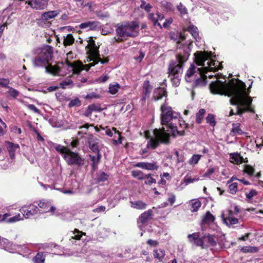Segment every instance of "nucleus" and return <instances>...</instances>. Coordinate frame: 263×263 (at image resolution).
<instances>
[{"mask_svg":"<svg viewBox=\"0 0 263 263\" xmlns=\"http://www.w3.org/2000/svg\"><path fill=\"white\" fill-rule=\"evenodd\" d=\"M167 92L165 88L158 87L154 90L153 93V98L154 100L158 101L161 100L163 97L166 98Z\"/></svg>","mask_w":263,"mask_h":263,"instance_id":"nucleus-18","label":"nucleus"},{"mask_svg":"<svg viewBox=\"0 0 263 263\" xmlns=\"http://www.w3.org/2000/svg\"><path fill=\"white\" fill-rule=\"evenodd\" d=\"M5 146L9 152L11 159L15 158V152L20 149V146L18 144L13 143L8 141L5 142Z\"/></svg>","mask_w":263,"mask_h":263,"instance_id":"nucleus-16","label":"nucleus"},{"mask_svg":"<svg viewBox=\"0 0 263 263\" xmlns=\"http://www.w3.org/2000/svg\"><path fill=\"white\" fill-rule=\"evenodd\" d=\"M93 111H101L102 110L101 106L99 105L91 104L90 105Z\"/></svg>","mask_w":263,"mask_h":263,"instance_id":"nucleus-61","label":"nucleus"},{"mask_svg":"<svg viewBox=\"0 0 263 263\" xmlns=\"http://www.w3.org/2000/svg\"><path fill=\"white\" fill-rule=\"evenodd\" d=\"M205 236V238L204 239H206L208 243L211 247H215L217 244V238L214 236L208 234L207 235H204Z\"/></svg>","mask_w":263,"mask_h":263,"instance_id":"nucleus-32","label":"nucleus"},{"mask_svg":"<svg viewBox=\"0 0 263 263\" xmlns=\"http://www.w3.org/2000/svg\"><path fill=\"white\" fill-rule=\"evenodd\" d=\"M90 60L89 61H92V63H90L88 64L89 67L95 66L96 64L100 62L102 64L107 63L108 62V59L106 58L103 60L100 56L99 48L97 46L89 48Z\"/></svg>","mask_w":263,"mask_h":263,"instance_id":"nucleus-9","label":"nucleus"},{"mask_svg":"<svg viewBox=\"0 0 263 263\" xmlns=\"http://www.w3.org/2000/svg\"><path fill=\"white\" fill-rule=\"evenodd\" d=\"M38 205L42 209H47L49 207V204L45 202L44 200L40 201L38 203Z\"/></svg>","mask_w":263,"mask_h":263,"instance_id":"nucleus-60","label":"nucleus"},{"mask_svg":"<svg viewBox=\"0 0 263 263\" xmlns=\"http://www.w3.org/2000/svg\"><path fill=\"white\" fill-rule=\"evenodd\" d=\"M23 219L22 218H21L20 214H18L17 215H15V216H13L9 219L7 220V221L8 222H14L17 221H19L20 220Z\"/></svg>","mask_w":263,"mask_h":263,"instance_id":"nucleus-54","label":"nucleus"},{"mask_svg":"<svg viewBox=\"0 0 263 263\" xmlns=\"http://www.w3.org/2000/svg\"><path fill=\"white\" fill-rule=\"evenodd\" d=\"M97 156L89 154L88 156L91 162V166L93 171H95L98 168V165L100 162L101 158V153H95Z\"/></svg>","mask_w":263,"mask_h":263,"instance_id":"nucleus-19","label":"nucleus"},{"mask_svg":"<svg viewBox=\"0 0 263 263\" xmlns=\"http://www.w3.org/2000/svg\"><path fill=\"white\" fill-rule=\"evenodd\" d=\"M92 111L93 110L89 105L87 108V109L85 113V116L87 117H89L91 115Z\"/></svg>","mask_w":263,"mask_h":263,"instance_id":"nucleus-63","label":"nucleus"},{"mask_svg":"<svg viewBox=\"0 0 263 263\" xmlns=\"http://www.w3.org/2000/svg\"><path fill=\"white\" fill-rule=\"evenodd\" d=\"M176 123H177V126H178V125H179L181 128H182L183 129L184 131V129L186 128L187 127V125L186 124H185L184 121L182 120L181 119V118L180 117V118H179V120H177V121H176ZM177 129H178V126H177Z\"/></svg>","mask_w":263,"mask_h":263,"instance_id":"nucleus-53","label":"nucleus"},{"mask_svg":"<svg viewBox=\"0 0 263 263\" xmlns=\"http://www.w3.org/2000/svg\"><path fill=\"white\" fill-rule=\"evenodd\" d=\"M195 62L198 65L203 66V72H206L207 71H217L218 68L217 67L215 61L210 59L211 54L205 51H197L195 54Z\"/></svg>","mask_w":263,"mask_h":263,"instance_id":"nucleus-6","label":"nucleus"},{"mask_svg":"<svg viewBox=\"0 0 263 263\" xmlns=\"http://www.w3.org/2000/svg\"><path fill=\"white\" fill-rule=\"evenodd\" d=\"M206 121L211 126L214 127L216 125L215 117L213 114H209L206 118Z\"/></svg>","mask_w":263,"mask_h":263,"instance_id":"nucleus-43","label":"nucleus"},{"mask_svg":"<svg viewBox=\"0 0 263 263\" xmlns=\"http://www.w3.org/2000/svg\"><path fill=\"white\" fill-rule=\"evenodd\" d=\"M139 24L137 21L126 22L119 23L116 26V32L120 40L129 37H136L139 34L138 29Z\"/></svg>","mask_w":263,"mask_h":263,"instance_id":"nucleus-5","label":"nucleus"},{"mask_svg":"<svg viewBox=\"0 0 263 263\" xmlns=\"http://www.w3.org/2000/svg\"><path fill=\"white\" fill-rule=\"evenodd\" d=\"M231 162L235 164H240L243 161V158L238 153H234L230 154Z\"/></svg>","mask_w":263,"mask_h":263,"instance_id":"nucleus-24","label":"nucleus"},{"mask_svg":"<svg viewBox=\"0 0 263 263\" xmlns=\"http://www.w3.org/2000/svg\"><path fill=\"white\" fill-rule=\"evenodd\" d=\"M152 90V87L150 85L149 81H145L143 85V99H145L146 97H148Z\"/></svg>","mask_w":263,"mask_h":263,"instance_id":"nucleus-20","label":"nucleus"},{"mask_svg":"<svg viewBox=\"0 0 263 263\" xmlns=\"http://www.w3.org/2000/svg\"><path fill=\"white\" fill-rule=\"evenodd\" d=\"M257 192L255 190H251L248 193H246V197L249 199H251L253 197L257 195Z\"/></svg>","mask_w":263,"mask_h":263,"instance_id":"nucleus-52","label":"nucleus"},{"mask_svg":"<svg viewBox=\"0 0 263 263\" xmlns=\"http://www.w3.org/2000/svg\"><path fill=\"white\" fill-rule=\"evenodd\" d=\"M165 251L162 249H156L154 251V257L161 261L165 256Z\"/></svg>","mask_w":263,"mask_h":263,"instance_id":"nucleus-33","label":"nucleus"},{"mask_svg":"<svg viewBox=\"0 0 263 263\" xmlns=\"http://www.w3.org/2000/svg\"><path fill=\"white\" fill-rule=\"evenodd\" d=\"M135 166L148 171L157 170L159 167L156 162H153L152 163L145 162H138L135 165Z\"/></svg>","mask_w":263,"mask_h":263,"instance_id":"nucleus-14","label":"nucleus"},{"mask_svg":"<svg viewBox=\"0 0 263 263\" xmlns=\"http://www.w3.org/2000/svg\"><path fill=\"white\" fill-rule=\"evenodd\" d=\"M58 14L57 11H50L46 12H44L42 14L41 18L39 19V21H47L55 17Z\"/></svg>","mask_w":263,"mask_h":263,"instance_id":"nucleus-21","label":"nucleus"},{"mask_svg":"<svg viewBox=\"0 0 263 263\" xmlns=\"http://www.w3.org/2000/svg\"><path fill=\"white\" fill-rule=\"evenodd\" d=\"M177 9L181 15L187 13V10L186 8L181 3H180L177 6Z\"/></svg>","mask_w":263,"mask_h":263,"instance_id":"nucleus-47","label":"nucleus"},{"mask_svg":"<svg viewBox=\"0 0 263 263\" xmlns=\"http://www.w3.org/2000/svg\"><path fill=\"white\" fill-rule=\"evenodd\" d=\"M14 249L15 250H19L20 251L23 250V252L25 253V255L30 253V250L28 249L25 245H13Z\"/></svg>","mask_w":263,"mask_h":263,"instance_id":"nucleus-42","label":"nucleus"},{"mask_svg":"<svg viewBox=\"0 0 263 263\" xmlns=\"http://www.w3.org/2000/svg\"><path fill=\"white\" fill-rule=\"evenodd\" d=\"M100 97V96L98 94H97L95 92H91L89 94H87L85 98L86 99H96V98H99Z\"/></svg>","mask_w":263,"mask_h":263,"instance_id":"nucleus-56","label":"nucleus"},{"mask_svg":"<svg viewBox=\"0 0 263 263\" xmlns=\"http://www.w3.org/2000/svg\"><path fill=\"white\" fill-rule=\"evenodd\" d=\"M153 215V211L152 210L149 209L146 211H145L139 216L137 220L138 223H141L142 224H144L146 223L148 221V220L152 218Z\"/></svg>","mask_w":263,"mask_h":263,"instance_id":"nucleus-17","label":"nucleus"},{"mask_svg":"<svg viewBox=\"0 0 263 263\" xmlns=\"http://www.w3.org/2000/svg\"><path fill=\"white\" fill-rule=\"evenodd\" d=\"M210 89L214 94L224 95L232 97L230 103L232 105L237 106L236 114L241 116L245 112L250 111L252 99L246 92L245 83L238 80L237 83L232 82L229 83L218 80L212 82L210 85Z\"/></svg>","mask_w":263,"mask_h":263,"instance_id":"nucleus-1","label":"nucleus"},{"mask_svg":"<svg viewBox=\"0 0 263 263\" xmlns=\"http://www.w3.org/2000/svg\"><path fill=\"white\" fill-rule=\"evenodd\" d=\"M187 238L189 239V241L192 244H194L198 247H201L203 249L205 248V236H203L201 237H200L199 233H194L191 234H189Z\"/></svg>","mask_w":263,"mask_h":263,"instance_id":"nucleus-12","label":"nucleus"},{"mask_svg":"<svg viewBox=\"0 0 263 263\" xmlns=\"http://www.w3.org/2000/svg\"><path fill=\"white\" fill-rule=\"evenodd\" d=\"M148 18L153 23V25L155 26H158L160 28H162L161 24L159 22H158V18H157L156 16V13H149L148 15Z\"/></svg>","mask_w":263,"mask_h":263,"instance_id":"nucleus-37","label":"nucleus"},{"mask_svg":"<svg viewBox=\"0 0 263 263\" xmlns=\"http://www.w3.org/2000/svg\"><path fill=\"white\" fill-rule=\"evenodd\" d=\"M191 210L192 212H195L198 211L199 208L201 206V203L198 200H192L191 201Z\"/></svg>","mask_w":263,"mask_h":263,"instance_id":"nucleus-35","label":"nucleus"},{"mask_svg":"<svg viewBox=\"0 0 263 263\" xmlns=\"http://www.w3.org/2000/svg\"><path fill=\"white\" fill-rule=\"evenodd\" d=\"M53 53V48L49 45H46L42 48L36 49L35 56L32 59L34 67L46 68L51 60Z\"/></svg>","mask_w":263,"mask_h":263,"instance_id":"nucleus-3","label":"nucleus"},{"mask_svg":"<svg viewBox=\"0 0 263 263\" xmlns=\"http://www.w3.org/2000/svg\"><path fill=\"white\" fill-rule=\"evenodd\" d=\"M196 68L194 65H191L187 70L185 74V80L187 82H190L193 80V78L196 72Z\"/></svg>","mask_w":263,"mask_h":263,"instance_id":"nucleus-22","label":"nucleus"},{"mask_svg":"<svg viewBox=\"0 0 263 263\" xmlns=\"http://www.w3.org/2000/svg\"><path fill=\"white\" fill-rule=\"evenodd\" d=\"M45 72L53 75H57L60 73V69L59 66H52L49 63V65L45 68Z\"/></svg>","mask_w":263,"mask_h":263,"instance_id":"nucleus-23","label":"nucleus"},{"mask_svg":"<svg viewBox=\"0 0 263 263\" xmlns=\"http://www.w3.org/2000/svg\"><path fill=\"white\" fill-rule=\"evenodd\" d=\"M238 184L236 182H234L229 185V189L230 193L232 194H234L237 191Z\"/></svg>","mask_w":263,"mask_h":263,"instance_id":"nucleus-48","label":"nucleus"},{"mask_svg":"<svg viewBox=\"0 0 263 263\" xmlns=\"http://www.w3.org/2000/svg\"><path fill=\"white\" fill-rule=\"evenodd\" d=\"M108 175H107L103 171H99L96 176V180L98 182H103L106 181L108 179Z\"/></svg>","mask_w":263,"mask_h":263,"instance_id":"nucleus-29","label":"nucleus"},{"mask_svg":"<svg viewBox=\"0 0 263 263\" xmlns=\"http://www.w3.org/2000/svg\"><path fill=\"white\" fill-rule=\"evenodd\" d=\"M187 31L192 34L195 39L197 40L198 38L199 33L196 27L193 25H190L187 28Z\"/></svg>","mask_w":263,"mask_h":263,"instance_id":"nucleus-36","label":"nucleus"},{"mask_svg":"<svg viewBox=\"0 0 263 263\" xmlns=\"http://www.w3.org/2000/svg\"><path fill=\"white\" fill-rule=\"evenodd\" d=\"M214 172H215L214 168H210L204 173V176L206 177H210Z\"/></svg>","mask_w":263,"mask_h":263,"instance_id":"nucleus-62","label":"nucleus"},{"mask_svg":"<svg viewBox=\"0 0 263 263\" xmlns=\"http://www.w3.org/2000/svg\"><path fill=\"white\" fill-rule=\"evenodd\" d=\"M214 220V216L210 212H207L202 219V223L210 224L213 222Z\"/></svg>","mask_w":263,"mask_h":263,"instance_id":"nucleus-31","label":"nucleus"},{"mask_svg":"<svg viewBox=\"0 0 263 263\" xmlns=\"http://www.w3.org/2000/svg\"><path fill=\"white\" fill-rule=\"evenodd\" d=\"M188 55H182L178 53L176 56L177 62L172 61L168 67V77L173 76H181L182 73V65L187 60Z\"/></svg>","mask_w":263,"mask_h":263,"instance_id":"nucleus-7","label":"nucleus"},{"mask_svg":"<svg viewBox=\"0 0 263 263\" xmlns=\"http://www.w3.org/2000/svg\"><path fill=\"white\" fill-rule=\"evenodd\" d=\"M81 105V101L78 98H76L70 101L68 106L69 107H73L75 106H79Z\"/></svg>","mask_w":263,"mask_h":263,"instance_id":"nucleus-44","label":"nucleus"},{"mask_svg":"<svg viewBox=\"0 0 263 263\" xmlns=\"http://www.w3.org/2000/svg\"><path fill=\"white\" fill-rule=\"evenodd\" d=\"M74 234V236H73L72 238L77 240H80L83 235L82 233L77 229L75 230Z\"/></svg>","mask_w":263,"mask_h":263,"instance_id":"nucleus-57","label":"nucleus"},{"mask_svg":"<svg viewBox=\"0 0 263 263\" xmlns=\"http://www.w3.org/2000/svg\"><path fill=\"white\" fill-rule=\"evenodd\" d=\"M74 41V39L71 34H67L64 36L63 44L65 46L71 45Z\"/></svg>","mask_w":263,"mask_h":263,"instance_id":"nucleus-34","label":"nucleus"},{"mask_svg":"<svg viewBox=\"0 0 263 263\" xmlns=\"http://www.w3.org/2000/svg\"><path fill=\"white\" fill-rule=\"evenodd\" d=\"M176 200V196L174 194H171L168 198V201L171 205L174 203Z\"/></svg>","mask_w":263,"mask_h":263,"instance_id":"nucleus-64","label":"nucleus"},{"mask_svg":"<svg viewBox=\"0 0 263 263\" xmlns=\"http://www.w3.org/2000/svg\"><path fill=\"white\" fill-rule=\"evenodd\" d=\"M241 250L245 252H256L258 251L257 248L254 247H243Z\"/></svg>","mask_w":263,"mask_h":263,"instance_id":"nucleus-50","label":"nucleus"},{"mask_svg":"<svg viewBox=\"0 0 263 263\" xmlns=\"http://www.w3.org/2000/svg\"><path fill=\"white\" fill-rule=\"evenodd\" d=\"M8 88H9V90L7 91V93L10 96L13 98H16L18 96L19 92L17 90L12 87H10L9 86L8 87Z\"/></svg>","mask_w":263,"mask_h":263,"instance_id":"nucleus-46","label":"nucleus"},{"mask_svg":"<svg viewBox=\"0 0 263 263\" xmlns=\"http://www.w3.org/2000/svg\"><path fill=\"white\" fill-rule=\"evenodd\" d=\"M48 0H26L25 4L27 3L31 7L36 9H43L47 4Z\"/></svg>","mask_w":263,"mask_h":263,"instance_id":"nucleus-13","label":"nucleus"},{"mask_svg":"<svg viewBox=\"0 0 263 263\" xmlns=\"http://www.w3.org/2000/svg\"><path fill=\"white\" fill-rule=\"evenodd\" d=\"M51 146H53L55 150L62 155L63 158L69 149L63 145L53 143H51Z\"/></svg>","mask_w":263,"mask_h":263,"instance_id":"nucleus-27","label":"nucleus"},{"mask_svg":"<svg viewBox=\"0 0 263 263\" xmlns=\"http://www.w3.org/2000/svg\"><path fill=\"white\" fill-rule=\"evenodd\" d=\"M240 124L238 123L232 124V128L230 132V135L232 136H234L238 134L241 135L243 134L242 130L240 128Z\"/></svg>","mask_w":263,"mask_h":263,"instance_id":"nucleus-28","label":"nucleus"},{"mask_svg":"<svg viewBox=\"0 0 263 263\" xmlns=\"http://www.w3.org/2000/svg\"><path fill=\"white\" fill-rule=\"evenodd\" d=\"M224 222L229 227L235 224L238 222V219L233 216L232 212H230L228 218L223 219Z\"/></svg>","mask_w":263,"mask_h":263,"instance_id":"nucleus-26","label":"nucleus"},{"mask_svg":"<svg viewBox=\"0 0 263 263\" xmlns=\"http://www.w3.org/2000/svg\"><path fill=\"white\" fill-rule=\"evenodd\" d=\"M72 83V81L71 80H68L67 81H63L60 84L61 87L65 88L67 85H70Z\"/></svg>","mask_w":263,"mask_h":263,"instance_id":"nucleus-58","label":"nucleus"},{"mask_svg":"<svg viewBox=\"0 0 263 263\" xmlns=\"http://www.w3.org/2000/svg\"><path fill=\"white\" fill-rule=\"evenodd\" d=\"M132 176L135 178H137L139 180H143L145 179V175L143 174V173L140 170H135L133 171L132 172Z\"/></svg>","mask_w":263,"mask_h":263,"instance_id":"nucleus-38","label":"nucleus"},{"mask_svg":"<svg viewBox=\"0 0 263 263\" xmlns=\"http://www.w3.org/2000/svg\"><path fill=\"white\" fill-rule=\"evenodd\" d=\"M205 113V110L204 109H200L196 114V122L197 123L200 124L201 122V121L204 117Z\"/></svg>","mask_w":263,"mask_h":263,"instance_id":"nucleus-39","label":"nucleus"},{"mask_svg":"<svg viewBox=\"0 0 263 263\" xmlns=\"http://www.w3.org/2000/svg\"><path fill=\"white\" fill-rule=\"evenodd\" d=\"M9 84V80L8 79L0 78V87H8Z\"/></svg>","mask_w":263,"mask_h":263,"instance_id":"nucleus-55","label":"nucleus"},{"mask_svg":"<svg viewBox=\"0 0 263 263\" xmlns=\"http://www.w3.org/2000/svg\"><path fill=\"white\" fill-rule=\"evenodd\" d=\"M161 113V124L166 125V127L170 131L171 135L173 137L183 136L185 132L183 130L177 129V123L176 121L180 118V114L179 112L173 110L171 107L166 103V100L161 105L160 107Z\"/></svg>","mask_w":263,"mask_h":263,"instance_id":"nucleus-2","label":"nucleus"},{"mask_svg":"<svg viewBox=\"0 0 263 263\" xmlns=\"http://www.w3.org/2000/svg\"><path fill=\"white\" fill-rule=\"evenodd\" d=\"M88 146L91 151L94 153H100V147L101 143L99 139L92 135H89L87 137Z\"/></svg>","mask_w":263,"mask_h":263,"instance_id":"nucleus-10","label":"nucleus"},{"mask_svg":"<svg viewBox=\"0 0 263 263\" xmlns=\"http://www.w3.org/2000/svg\"><path fill=\"white\" fill-rule=\"evenodd\" d=\"M39 211L38 207L33 204L29 205H24L22 206L20 211L22 213L25 218H29L31 216L36 214Z\"/></svg>","mask_w":263,"mask_h":263,"instance_id":"nucleus-11","label":"nucleus"},{"mask_svg":"<svg viewBox=\"0 0 263 263\" xmlns=\"http://www.w3.org/2000/svg\"><path fill=\"white\" fill-rule=\"evenodd\" d=\"M64 159L69 165H76L82 166L84 164V160L77 153L69 149L64 156Z\"/></svg>","mask_w":263,"mask_h":263,"instance_id":"nucleus-8","label":"nucleus"},{"mask_svg":"<svg viewBox=\"0 0 263 263\" xmlns=\"http://www.w3.org/2000/svg\"><path fill=\"white\" fill-rule=\"evenodd\" d=\"M201 156L200 155H194L190 160L191 164H197L200 159Z\"/></svg>","mask_w":263,"mask_h":263,"instance_id":"nucleus-49","label":"nucleus"},{"mask_svg":"<svg viewBox=\"0 0 263 263\" xmlns=\"http://www.w3.org/2000/svg\"><path fill=\"white\" fill-rule=\"evenodd\" d=\"M145 179L147 180L146 181H145V183L146 184L151 185L153 183H155L156 182V179L151 177V174L145 175Z\"/></svg>","mask_w":263,"mask_h":263,"instance_id":"nucleus-45","label":"nucleus"},{"mask_svg":"<svg viewBox=\"0 0 263 263\" xmlns=\"http://www.w3.org/2000/svg\"><path fill=\"white\" fill-rule=\"evenodd\" d=\"M120 88V85L116 83L114 84H110L109 87V92L111 94H116L118 91L119 89Z\"/></svg>","mask_w":263,"mask_h":263,"instance_id":"nucleus-40","label":"nucleus"},{"mask_svg":"<svg viewBox=\"0 0 263 263\" xmlns=\"http://www.w3.org/2000/svg\"><path fill=\"white\" fill-rule=\"evenodd\" d=\"M27 108L32 110L35 113H39L40 110L33 104H29L27 105Z\"/></svg>","mask_w":263,"mask_h":263,"instance_id":"nucleus-59","label":"nucleus"},{"mask_svg":"<svg viewBox=\"0 0 263 263\" xmlns=\"http://www.w3.org/2000/svg\"><path fill=\"white\" fill-rule=\"evenodd\" d=\"M153 135L154 137H152L147 142L146 148L141 150L140 153L141 155L147 153V148H151L155 149L159 145L160 143L168 144L170 142V135L166 133L164 127L159 129L155 128L153 130Z\"/></svg>","mask_w":263,"mask_h":263,"instance_id":"nucleus-4","label":"nucleus"},{"mask_svg":"<svg viewBox=\"0 0 263 263\" xmlns=\"http://www.w3.org/2000/svg\"><path fill=\"white\" fill-rule=\"evenodd\" d=\"M254 168L250 165H246L245 167V171L248 175L251 176L254 174Z\"/></svg>","mask_w":263,"mask_h":263,"instance_id":"nucleus-51","label":"nucleus"},{"mask_svg":"<svg viewBox=\"0 0 263 263\" xmlns=\"http://www.w3.org/2000/svg\"><path fill=\"white\" fill-rule=\"evenodd\" d=\"M131 207L138 210H144L146 208L147 204L141 200L130 201Z\"/></svg>","mask_w":263,"mask_h":263,"instance_id":"nucleus-25","label":"nucleus"},{"mask_svg":"<svg viewBox=\"0 0 263 263\" xmlns=\"http://www.w3.org/2000/svg\"><path fill=\"white\" fill-rule=\"evenodd\" d=\"M33 263H45V256L43 252H39L32 258Z\"/></svg>","mask_w":263,"mask_h":263,"instance_id":"nucleus-30","label":"nucleus"},{"mask_svg":"<svg viewBox=\"0 0 263 263\" xmlns=\"http://www.w3.org/2000/svg\"><path fill=\"white\" fill-rule=\"evenodd\" d=\"M180 76H181L176 75L172 77H168L170 78L174 86L178 87L180 83Z\"/></svg>","mask_w":263,"mask_h":263,"instance_id":"nucleus-41","label":"nucleus"},{"mask_svg":"<svg viewBox=\"0 0 263 263\" xmlns=\"http://www.w3.org/2000/svg\"><path fill=\"white\" fill-rule=\"evenodd\" d=\"M99 22L98 21H87L82 23L79 25L81 29L88 30H96L99 28Z\"/></svg>","mask_w":263,"mask_h":263,"instance_id":"nucleus-15","label":"nucleus"}]
</instances>
